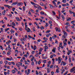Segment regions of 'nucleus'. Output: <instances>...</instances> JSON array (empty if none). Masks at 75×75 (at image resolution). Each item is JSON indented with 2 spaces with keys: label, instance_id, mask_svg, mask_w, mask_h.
<instances>
[{
  "label": "nucleus",
  "instance_id": "49530a36",
  "mask_svg": "<svg viewBox=\"0 0 75 75\" xmlns=\"http://www.w3.org/2000/svg\"><path fill=\"white\" fill-rule=\"evenodd\" d=\"M74 59H75L74 58V57H72V60L73 61H74Z\"/></svg>",
  "mask_w": 75,
  "mask_h": 75
},
{
  "label": "nucleus",
  "instance_id": "7c9ffc66",
  "mask_svg": "<svg viewBox=\"0 0 75 75\" xmlns=\"http://www.w3.org/2000/svg\"><path fill=\"white\" fill-rule=\"evenodd\" d=\"M40 5H41V6H44V4H43V3H40Z\"/></svg>",
  "mask_w": 75,
  "mask_h": 75
},
{
  "label": "nucleus",
  "instance_id": "680f3d73",
  "mask_svg": "<svg viewBox=\"0 0 75 75\" xmlns=\"http://www.w3.org/2000/svg\"><path fill=\"white\" fill-rule=\"evenodd\" d=\"M2 13L3 15H4L6 14V13H5V12H3Z\"/></svg>",
  "mask_w": 75,
  "mask_h": 75
},
{
  "label": "nucleus",
  "instance_id": "37998d69",
  "mask_svg": "<svg viewBox=\"0 0 75 75\" xmlns=\"http://www.w3.org/2000/svg\"><path fill=\"white\" fill-rule=\"evenodd\" d=\"M55 44H58V42L57 41V40H55Z\"/></svg>",
  "mask_w": 75,
  "mask_h": 75
},
{
  "label": "nucleus",
  "instance_id": "338daca9",
  "mask_svg": "<svg viewBox=\"0 0 75 75\" xmlns=\"http://www.w3.org/2000/svg\"><path fill=\"white\" fill-rule=\"evenodd\" d=\"M7 54H8V55H10V52H8L7 53Z\"/></svg>",
  "mask_w": 75,
  "mask_h": 75
},
{
  "label": "nucleus",
  "instance_id": "aec40b11",
  "mask_svg": "<svg viewBox=\"0 0 75 75\" xmlns=\"http://www.w3.org/2000/svg\"><path fill=\"white\" fill-rule=\"evenodd\" d=\"M63 43L64 44V45H67V43H66V42L65 41H63Z\"/></svg>",
  "mask_w": 75,
  "mask_h": 75
},
{
  "label": "nucleus",
  "instance_id": "e433bc0d",
  "mask_svg": "<svg viewBox=\"0 0 75 75\" xmlns=\"http://www.w3.org/2000/svg\"><path fill=\"white\" fill-rule=\"evenodd\" d=\"M50 31H51V30H47V31L46 33H50Z\"/></svg>",
  "mask_w": 75,
  "mask_h": 75
},
{
  "label": "nucleus",
  "instance_id": "dca6fc26",
  "mask_svg": "<svg viewBox=\"0 0 75 75\" xmlns=\"http://www.w3.org/2000/svg\"><path fill=\"white\" fill-rule=\"evenodd\" d=\"M4 6L5 7H8V8H9V5H4Z\"/></svg>",
  "mask_w": 75,
  "mask_h": 75
},
{
  "label": "nucleus",
  "instance_id": "79ce46f5",
  "mask_svg": "<svg viewBox=\"0 0 75 75\" xmlns=\"http://www.w3.org/2000/svg\"><path fill=\"white\" fill-rule=\"evenodd\" d=\"M23 41H25L26 40V39H25V38L23 37Z\"/></svg>",
  "mask_w": 75,
  "mask_h": 75
},
{
  "label": "nucleus",
  "instance_id": "de8ad7c7",
  "mask_svg": "<svg viewBox=\"0 0 75 75\" xmlns=\"http://www.w3.org/2000/svg\"><path fill=\"white\" fill-rule=\"evenodd\" d=\"M42 58L44 59H47V57H42Z\"/></svg>",
  "mask_w": 75,
  "mask_h": 75
},
{
  "label": "nucleus",
  "instance_id": "6ab92c4d",
  "mask_svg": "<svg viewBox=\"0 0 75 75\" xmlns=\"http://www.w3.org/2000/svg\"><path fill=\"white\" fill-rule=\"evenodd\" d=\"M34 48L33 49L34 50H35L36 49H37V47L35 45H34Z\"/></svg>",
  "mask_w": 75,
  "mask_h": 75
},
{
  "label": "nucleus",
  "instance_id": "a211bd4d",
  "mask_svg": "<svg viewBox=\"0 0 75 75\" xmlns=\"http://www.w3.org/2000/svg\"><path fill=\"white\" fill-rule=\"evenodd\" d=\"M18 3V2H14L13 3V4H15V5L17 4Z\"/></svg>",
  "mask_w": 75,
  "mask_h": 75
},
{
  "label": "nucleus",
  "instance_id": "09e8293b",
  "mask_svg": "<svg viewBox=\"0 0 75 75\" xmlns=\"http://www.w3.org/2000/svg\"><path fill=\"white\" fill-rule=\"evenodd\" d=\"M55 30H56V31H58V28H56Z\"/></svg>",
  "mask_w": 75,
  "mask_h": 75
},
{
  "label": "nucleus",
  "instance_id": "0eeeda50",
  "mask_svg": "<svg viewBox=\"0 0 75 75\" xmlns=\"http://www.w3.org/2000/svg\"><path fill=\"white\" fill-rule=\"evenodd\" d=\"M18 65H19L20 66H21V65H22V63L18 62Z\"/></svg>",
  "mask_w": 75,
  "mask_h": 75
},
{
  "label": "nucleus",
  "instance_id": "69168bd1",
  "mask_svg": "<svg viewBox=\"0 0 75 75\" xmlns=\"http://www.w3.org/2000/svg\"><path fill=\"white\" fill-rule=\"evenodd\" d=\"M53 56L52 55L50 56V58H53Z\"/></svg>",
  "mask_w": 75,
  "mask_h": 75
},
{
  "label": "nucleus",
  "instance_id": "ddd939ff",
  "mask_svg": "<svg viewBox=\"0 0 75 75\" xmlns=\"http://www.w3.org/2000/svg\"><path fill=\"white\" fill-rule=\"evenodd\" d=\"M70 51L68 50V52H67V54L68 55H69V54H70L71 52H70Z\"/></svg>",
  "mask_w": 75,
  "mask_h": 75
},
{
  "label": "nucleus",
  "instance_id": "39448f33",
  "mask_svg": "<svg viewBox=\"0 0 75 75\" xmlns=\"http://www.w3.org/2000/svg\"><path fill=\"white\" fill-rule=\"evenodd\" d=\"M28 72H27V75H29L30 74V69H28Z\"/></svg>",
  "mask_w": 75,
  "mask_h": 75
},
{
  "label": "nucleus",
  "instance_id": "f03ea898",
  "mask_svg": "<svg viewBox=\"0 0 75 75\" xmlns=\"http://www.w3.org/2000/svg\"><path fill=\"white\" fill-rule=\"evenodd\" d=\"M75 70V67H73V68L71 69L70 70V72L71 73L72 72H74Z\"/></svg>",
  "mask_w": 75,
  "mask_h": 75
},
{
  "label": "nucleus",
  "instance_id": "f257e3e1",
  "mask_svg": "<svg viewBox=\"0 0 75 75\" xmlns=\"http://www.w3.org/2000/svg\"><path fill=\"white\" fill-rule=\"evenodd\" d=\"M25 30L27 31V32L30 33V29L28 28H27V25H25Z\"/></svg>",
  "mask_w": 75,
  "mask_h": 75
},
{
  "label": "nucleus",
  "instance_id": "b1692460",
  "mask_svg": "<svg viewBox=\"0 0 75 75\" xmlns=\"http://www.w3.org/2000/svg\"><path fill=\"white\" fill-rule=\"evenodd\" d=\"M23 11H25V6H23Z\"/></svg>",
  "mask_w": 75,
  "mask_h": 75
},
{
  "label": "nucleus",
  "instance_id": "4468645a",
  "mask_svg": "<svg viewBox=\"0 0 75 75\" xmlns=\"http://www.w3.org/2000/svg\"><path fill=\"white\" fill-rule=\"evenodd\" d=\"M12 73H13V74H14L16 73V71H15V70H12Z\"/></svg>",
  "mask_w": 75,
  "mask_h": 75
},
{
  "label": "nucleus",
  "instance_id": "e2e57ef3",
  "mask_svg": "<svg viewBox=\"0 0 75 75\" xmlns=\"http://www.w3.org/2000/svg\"><path fill=\"white\" fill-rule=\"evenodd\" d=\"M6 44H7L8 45H9L10 44V43H9V42H6Z\"/></svg>",
  "mask_w": 75,
  "mask_h": 75
},
{
  "label": "nucleus",
  "instance_id": "20e7f679",
  "mask_svg": "<svg viewBox=\"0 0 75 75\" xmlns=\"http://www.w3.org/2000/svg\"><path fill=\"white\" fill-rule=\"evenodd\" d=\"M58 62H59L58 64H60L61 62V58L59 57L58 58Z\"/></svg>",
  "mask_w": 75,
  "mask_h": 75
},
{
  "label": "nucleus",
  "instance_id": "a18cd8bd",
  "mask_svg": "<svg viewBox=\"0 0 75 75\" xmlns=\"http://www.w3.org/2000/svg\"><path fill=\"white\" fill-rule=\"evenodd\" d=\"M41 63V61H39L38 62V64H39V65H40V63Z\"/></svg>",
  "mask_w": 75,
  "mask_h": 75
},
{
  "label": "nucleus",
  "instance_id": "72a5a7b5",
  "mask_svg": "<svg viewBox=\"0 0 75 75\" xmlns=\"http://www.w3.org/2000/svg\"><path fill=\"white\" fill-rule=\"evenodd\" d=\"M71 58H69V62H71Z\"/></svg>",
  "mask_w": 75,
  "mask_h": 75
},
{
  "label": "nucleus",
  "instance_id": "5701e85b",
  "mask_svg": "<svg viewBox=\"0 0 75 75\" xmlns=\"http://www.w3.org/2000/svg\"><path fill=\"white\" fill-rule=\"evenodd\" d=\"M12 24L14 26H16V24H15V23L14 22H12Z\"/></svg>",
  "mask_w": 75,
  "mask_h": 75
},
{
  "label": "nucleus",
  "instance_id": "13d9d810",
  "mask_svg": "<svg viewBox=\"0 0 75 75\" xmlns=\"http://www.w3.org/2000/svg\"><path fill=\"white\" fill-rule=\"evenodd\" d=\"M28 37H29V38H32V37H31V36L30 35H28Z\"/></svg>",
  "mask_w": 75,
  "mask_h": 75
},
{
  "label": "nucleus",
  "instance_id": "a878e982",
  "mask_svg": "<svg viewBox=\"0 0 75 75\" xmlns=\"http://www.w3.org/2000/svg\"><path fill=\"white\" fill-rule=\"evenodd\" d=\"M44 48H45V49L46 50H47V49H48V47L47 46H44Z\"/></svg>",
  "mask_w": 75,
  "mask_h": 75
},
{
  "label": "nucleus",
  "instance_id": "052dcab7",
  "mask_svg": "<svg viewBox=\"0 0 75 75\" xmlns=\"http://www.w3.org/2000/svg\"><path fill=\"white\" fill-rule=\"evenodd\" d=\"M71 14H75V13L74 12L71 11L70 13Z\"/></svg>",
  "mask_w": 75,
  "mask_h": 75
},
{
  "label": "nucleus",
  "instance_id": "f3484780",
  "mask_svg": "<svg viewBox=\"0 0 75 75\" xmlns=\"http://www.w3.org/2000/svg\"><path fill=\"white\" fill-rule=\"evenodd\" d=\"M40 14L42 15H44V12H40Z\"/></svg>",
  "mask_w": 75,
  "mask_h": 75
},
{
  "label": "nucleus",
  "instance_id": "5fc2aeb1",
  "mask_svg": "<svg viewBox=\"0 0 75 75\" xmlns=\"http://www.w3.org/2000/svg\"><path fill=\"white\" fill-rule=\"evenodd\" d=\"M49 23L50 24H51L52 23V21H49Z\"/></svg>",
  "mask_w": 75,
  "mask_h": 75
},
{
  "label": "nucleus",
  "instance_id": "9b49d317",
  "mask_svg": "<svg viewBox=\"0 0 75 75\" xmlns=\"http://www.w3.org/2000/svg\"><path fill=\"white\" fill-rule=\"evenodd\" d=\"M62 42H61L60 43V45H59V47H62Z\"/></svg>",
  "mask_w": 75,
  "mask_h": 75
},
{
  "label": "nucleus",
  "instance_id": "4be33fe9",
  "mask_svg": "<svg viewBox=\"0 0 75 75\" xmlns=\"http://www.w3.org/2000/svg\"><path fill=\"white\" fill-rule=\"evenodd\" d=\"M64 32L65 33H64V35L65 36H67V33L66 32H65V31H64Z\"/></svg>",
  "mask_w": 75,
  "mask_h": 75
},
{
  "label": "nucleus",
  "instance_id": "6e6552de",
  "mask_svg": "<svg viewBox=\"0 0 75 75\" xmlns=\"http://www.w3.org/2000/svg\"><path fill=\"white\" fill-rule=\"evenodd\" d=\"M30 3H31L32 4H33V5H37V4H35V3L33 2H30Z\"/></svg>",
  "mask_w": 75,
  "mask_h": 75
},
{
  "label": "nucleus",
  "instance_id": "9d476101",
  "mask_svg": "<svg viewBox=\"0 0 75 75\" xmlns=\"http://www.w3.org/2000/svg\"><path fill=\"white\" fill-rule=\"evenodd\" d=\"M48 26V23H46V25H45V27H47Z\"/></svg>",
  "mask_w": 75,
  "mask_h": 75
},
{
  "label": "nucleus",
  "instance_id": "4c0bfd02",
  "mask_svg": "<svg viewBox=\"0 0 75 75\" xmlns=\"http://www.w3.org/2000/svg\"><path fill=\"white\" fill-rule=\"evenodd\" d=\"M58 70H59V69H56V72H57V73H59V71Z\"/></svg>",
  "mask_w": 75,
  "mask_h": 75
},
{
  "label": "nucleus",
  "instance_id": "a19ab883",
  "mask_svg": "<svg viewBox=\"0 0 75 75\" xmlns=\"http://www.w3.org/2000/svg\"><path fill=\"white\" fill-rule=\"evenodd\" d=\"M40 29L41 30H42V29H44V27L43 26H41L40 27Z\"/></svg>",
  "mask_w": 75,
  "mask_h": 75
},
{
  "label": "nucleus",
  "instance_id": "ea45409f",
  "mask_svg": "<svg viewBox=\"0 0 75 75\" xmlns=\"http://www.w3.org/2000/svg\"><path fill=\"white\" fill-rule=\"evenodd\" d=\"M17 5V6H21V4H20V2H19L18 3Z\"/></svg>",
  "mask_w": 75,
  "mask_h": 75
},
{
  "label": "nucleus",
  "instance_id": "4d7b16f0",
  "mask_svg": "<svg viewBox=\"0 0 75 75\" xmlns=\"http://www.w3.org/2000/svg\"><path fill=\"white\" fill-rule=\"evenodd\" d=\"M36 57H38V53H37L36 54Z\"/></svg>",
  "mask_w": 75,
  "mask_h": 75
},
{
  "label": "nucleus",
  "instance_id": "393cba45",
  "mask_svg": "<svg viewBox=\"0 0 75 75\" xmlns=\"http://www.w3.org/2000/svg\"><path fill=\"white\" fill-rule=\"evenodd\" d=\"M10 30L9 28H7L5 30V32H6V31H8V30Z\"/></svg>",
  "mask_w": 75,
  "mask_h": 75
},
{
  "label": "nucleus",
  "instance_id": "1a4fd4ad",
  "mask_svg": "<svg viewBox=\"0 0 75 75\" xmlns=\"http://www.w3.org/2000/svg\"><path fill=\"white\" fill-rule=\"evenodd\" d=\"M15 52V53H16V54H18V50H16Z\"/></svg>",
  "mask_w": 75,
  "mask_h": 75
},
{
  "label": "nucleus",
  "instance_id": "864d4df0",
  "mask_svg": "<svg viewBox=\"0 0 75 75\" xmlns=\"http://www.w3.org/2000/svg\"><path fill=\"white\" fill-rule=\"evenodd\" d=\"M16 10V8H12V11H14V10Z\"/></svg>",
  "mask_w": 75,
  "mask_h": 75
},
{
  "label": "nucleus",
  "instance_id": "c85d7f7f",
  "mask_svg": "<svg viewBox=\"0 0 75 75\" xmlns=\"http://www.w3.org/2000/svg\"><path fill=\"white\" fill-rule=\"evenodd\" d=\"M50 41H51V42H52V37H50Z\"/></svg>",
  "mask_w": 75,
  "mask_h": 75
},
{
  "label": "nucleus",
  "instance_id": "cd10ccee",
  "mask_svg": "<svg viewBox=\"0 0 75 75\" xmlns=\"http://www.w3.org/2000/svg\"><path fill=\"white\" fill-rule=\"evenodd\" d=\"M30 11L33 13H35V11H34V10H33V9H31Z\"/></svg>",
  "mask_w": 75,
  "mask_h": 75
},
{
  "label": "nucleus",
  "instance_id": "2eb2a0df",
  "mask_svg": "<svg viewBox=\"0 0 75 75\" xmlns=\"http://www.w3.org/2000/svg\"><path fill=\"white\" fill-rule=\"evenodd\" d=\"M62 17L63 20L64 21V20L65 19V17H64V16L63 15H62Z\"/></svg>",
  "mask_w": 75,
  "mask_h": 75
},
{
  "label": "nucleus",
  "instance_id": "58836bf2",
  "mask_svg": "<svg viewBox=\"0 0 75 75\" xmlns=\"http://www.w3.org/2000/svg\"><path fill=\"white\" fill-rule=\"evenodd\" d=\"M75 23V21H71V24H73V23Z\"/></svg>",
  "mask_w": 75,
  "mask_h": 75
},
{
  "label": "nucleus",
  "instance_id": "c756f323",
  "mask_svg": "<svg viewBox=\"0 0 75 75\" xmlns=\"http://www.w3.org/2000/svg\"><path fill=\"white\" fill-rule=\"evenodd\" d=\"M36 75H38L39 74V73H38V72L37 71V70H36Z\"/></svg>",
  "mask_w": 75,
  "mask_h": 75
},
{
  "label": "nucleus",
  "instance_id": "f8f14e48",
  "mask_svg": "<svg viewBox=\"0 0 75 75\" xmlns=\"http://www.w3.org/2000/svg\"><path fill=\"white\" fill-rule=\"evenodd\" d=\"M71 18H69L68 19H67V21H71Z\"/></svg>",
  "mask_w": 75,
  "mask_h": 75
},
{
  "label": "nucleus",
  "instance_id": "bf43d9fd",
  "mask_svg": "<svg viewBox=\"0 0 75 75\" xmlns=\"http://www.w3.org/2000/svg\"><path fill=\"white\" fill-rule=\"evenodd\" d=\"M62 1L63 3H66V0H62Z\"/></svg>",
  "mask_w": 75,
  "mask_h": 75
},
{
  "label": "nucleus",
  "instance_id": "c03bdc74",
  "mask_svg": "<svg viewBox=\"0 0 75 75\" xmlns=\"http://www.w3.org/2000/svg\"><path fill=\"white\" fill-rule=\"evenodd\" d=\"M54 67V65H51L50 66V68H52V67Z\"/></svg>",
  "mask_w": 75,
  "mask_h": 75
},
{
  "label": "nucleus",
  "instance_id": "473e14b6",
  "mask_svg": "<svg viewBox=\"0 0 75 75\" xmlns=\"http://www.w3.org/2000/svg\"><path fill=\"white\" fill-rule=\"evenodd\" d=\"M52 13L53 14H54V15H55L56 13H55V11H52Z\"/></svg>",
  "mask_w": 75,
  "mask_h": 75
},
{
  "label": "nucleus",
  "instance_id": "603ef678",
  "mask_svg": "<svg viewBox=\"0 0 75 75\" xmlns=\"http://www.w3.org/2000/svg\"><path fill=\"white\" fill-rule=\"evenodd\" d=\"M39 75H42V73H41V72L40 71L39 72Z\"/></svg>",
  "mask_w": 75,
  "mask_h": 75
},
{
  "label": "nucleus",
  "instance_id": "8fccbe9b",
  "mask_svg": "<svg viewBox=\"0 0 75 75\" xmlns=\"http://www.w3.org/2000/svg\"><path fill=\"white\" fill-rule=\"evenodd\" d=\"M47 40H45V41H42V42H43V43H44V42H47Z\"/></svg>",
  "mask_w": 75,
  "mask_h": 75
},
{
  "label": "nucleus",
  "instance_id": "2f4dec72",
  "mask_svg": "<svg viewBox=\"0 0 75 75\" xmlns=\"http://www.w3.org/2000/svg\"><path fill=\"white\" fill-rule=\"evenodd\" d=\"M68 71H67V72L65 73V74H64L63 75H66L67 74H68Z\"/></svg>",
  "mask_w": 75,
  "mask_h": 75
},
{
  "label": "nucleus",
  "instance_id": "6e6d98bb",
  "mask_svg": "<svg viewBox=\"0 0 75 75\" xmlns=\"http://www.w3.org/2000/svg\"><path fill=\"white\" fill-rule=\"evenodd\" d=\"M65 5L66 6H69V4L68 3H66Z\"/></svg>",
  "mask_w": 75,
  "mask_h": 75
},
{
  "label": "nucleus",
  "instance_id": "bb28decb",
  "mask_svg": "<svg viewBox=\"0 0 75 75\" xmlns=\"http://www.w3.org/2000/svg\"><path fill=\"white\" fill-rule=\"evenodd\" d=\"M16 20H17V21H19V18L16 17Z\"/></svg>",
  "mask_w": 75,
  "mask_h": 75
},
{
  "label": "nucleus",
  "instance_id": "7ed1b4c3",
  "mask_svg": "<svg viewBox=\"0 0 75 75\" xmlns=\"http://www.w3.org/2000/svg\"><path fill=\"white\" fill-rule=\"evenodd\" d=\"M67 63H66L65 62H64V61H62L61 63V65H65Z\"/></svg>",
  "mask_w": 75,
  "mask_h": 75
},
{
  "label": "nucleus",
  "instance_id": "f704fd0d",
  "mask_svg": "<svg viewBox=\"0 0 75 75\" xmlns=\"http://www.w3.org/2000/svg\"><path fill=\"white\" fill-rule=\"evenodd\" d=\"M4 63L5 64H7L8 63V61H4Z\"/></svg>",
  "mask_w": 75,
  "mask_h": 75
},
{
  "label": "nucleus",
  "instance_id": "c9c22d12",
  "mask_svg": "<svg viewBox=\"0 0 75 75\" xmlns=\"http://www.w3.org/2000/svg\"><path fill=\"white\" fill-rule=\"evenodd\" d=\"M31 64L32 65H34V62L33 61L32 62V63Z\"/></svg>",
  "mask_w": 75,
  "mask_h": 75
},
{
  "label": "nucleus",
  "instance_id": "774afa93",
  "mask_svg": "<svg viewBox=\"0 0 75 75\" xmlns=\"http://www.w3.org/2000/svg\"><path fill=\"white\" fill-rule=\"evenodd\" d=\"M35 11L36 12V13H38V11H39V10L38 9H37Z\"/></svg>",
  "mask_w": 75,
  "mask_h": 75
},
{
  "label": "nucleus",
  "instance_id": "412c9836",
  "mask_svg": "<svg viewBox=\"0 0 75 75\" xmlns=\"http://www.w3.org/2000/svg\"><path fill=\"white\" fill-rule=\"evenodd\" d=\"M66 25H68V26H69L70 25L69 23L68 22L66 23Z\"/></svg>",
  "mask_w": 75,
  "mask_h": 75
},
{
  "label": "nucleus",
  "instance_id": "0e129e2a",
  "mask_svg": "<svg viewBox=\"0 0 75 75\" xmlns=\"http://www.w3.org/2000/svg\"><path fill=\"white\" fill-rule=\"evenodd\" d=\"M47 73H50V70H49V69L48 68H47Z\"/></svg>",
  "mask_w": 75,
  "mask_h": 75
},
{
  "label": "nucleus",
  "instance_id": "3c124183",
  "mask_svg": "<svg viewBox=\"0 0 75 75\" xmlns=\"http://www.w3.org/2000/svg\"><path fill=\"white\" fill-rule=\"evenodd\" d=\"M1 32H3V28H1Z\"/></svg>",
  "mask_w": 75,
  "mask_h": 75
},
{
  "label": "nucleus",
  "instance_id": "423d86ee",
  "mask_svg": "<svg viewBox=\"0 0 75 75\" xmlns=\"http://www.w3.org/2000/svg\"><path fill=\"white\" fill-rule=\"evenodd\" d=\"M52 51L54 52H55V48L54 47L53 50H52Z\"/></svg>",
  "mask_w": 75,
  "mask_h": 75
}]
</instances>
